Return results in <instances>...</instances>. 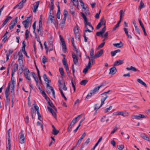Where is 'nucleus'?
Masks as SVG:
<instances>
[{"label":"nucleus","instance_id":"51","mask_svg":"<svg viewBox=\"0 0 150 150\" xmlns=\"http://www.w3.org/2000/svg\"><path fill=\"white\" fill-rule=\"evenodd\" d=\"M63 14L64 16V18H66L68 15V12L66 9H64V10Z\"/></svg>","mask_w":150,"mask_h":150},{"label":"nucleus","instance_id":"31","mask_svg":"<svg viewBox=\"0 0 150 150\" xmlns=\"http://www.w3.org/2000/svg\"><path fill=\"white\" fill-rule=\"evenodd\" d=\"M120 50L119 49L117 50H115L114 51H111V54L112 56H115L117 52H120Z\"/></svg>","mask_w":150,"mask_h":150},{"label":"nucleus","instance_id":"60","mask_svg":"<svg viewBox=\"0 0 150 150\" xmlns=\"http://www.w3.org/2000/svg\"><path fill=\"white\" fill-rule=\"evenodd\" d=\"M112 108V106H110L109 108H106L105 110V113H107Z\"/></svg>","mask_w":150,"mask_h":150},{"label":"nucleus","instance_id":"39","mask_svg":"<svg viewBox=\"0 0 150 150\" xmlns=\"http://www.w3.org/2000/svg\"><path fill=\"white\" fill-rule=\"evenodd\" d=\"M88 82V81L87 80H83L80 82V84L81 85L85 86Z\"/></svg>","mask_w":150,"mask_h":150},{"label":"nucleus","instance_id":"20","mask_svg":"<svg viewBox=\"0 0 150 150\" xmlns=\"http://www.w3.org/2000/svg\"><path fill=\"white\" fill-rule=\"evenodd\" d=\"M123 63V60H119L115 61L113 65L114 66H116L122 64Z\"/></svg>","mask_w":150,"mask_h":150},{"label":"nucleus","instance_id":"41","mask_svg":"<svg viewBox=\"0 0 150 150\" xmlns=\"http://www.w3.org/2000/svg\"><path fill=\"white\" fill-rule=\"evenodd\" d=\"M59 90L60 92V93H61V96H62L64 98V100H67V98H66V97H65V96L64 95V93H63V92L62 90V89H61L60 88H59Z\"/></svg>","mask_w":150,"mask_h":150},{"label":"nucleus","instance_id":"34","mask_svg":"<svg viewBox=\"0 0 150 150\" xmlns=\"http://www.w3.org/2000/svg\"><path fill=\"white\" fill-rule=\"evenodd\" d=\"M99 23L102 25H105L106 21L104 19L103 17L100 19Z\"/></svg>","mask_w":150,"mask_h":150},{"label":"nucleus","instance_id":"12","mask_svg":"<svg viewBox=\"0 0 150 150\" xmlns=\"http://www.w3.org/2000/svg\"><path fill=\"white\" fill-rule=\"evenodd\" d=\"M117 71L116 68L114 66L110 69V72L109 74L111 75H114L115 74Z\"/></svg>","mask_w":150,"mask_h":150},{"label":"nucleus","instance_id":"32","mask_svg":"<svg viewBox=\"0 0 150 150\" xmlns=\"http://www.w3.org/2000/svg\"><path fill=\"white\" fill-rule=\"evenodd\" d=\"M137 81L140 83L144 86L145 87H147V86L146 83L142 81L141 79H137Z\"/></svg>","mask_w":150,"mask_h":150},{"label":"nucleus","instance_id":"55","mask_svg":"<svg viewBox=\"0 0 150 150\" xmlns=\"http://www.w3.org/2000/svg\"><path fill=\"white\" fill-rule=\"evenodd\" d=\"M47 62V59L45 56H44L42 58V62L45 64V63Z\"/></svg>","mask_w":150,"mask_h":150},{"label":"nucleus","instance_id":"2","mask_svg":"<svg viewBox=\"0 0 150 150\" xmlns=\"http://www.w3.org/2000/svg\"><path fill=\"white\" fill-rule=\"evenodd\" d=\"M42 15H40V18L39 22V27L36 30V32L38 34L42 37L43 36V33H42Z\"/></svg>","mask_w":150,"mask_h":150},{"label":"nucleus","instance_id":"19","mask_svg":"<svg viewBox=\"0 0 150 150\" xmlns=\"http://www.w3.org/2000/svg\"><path fill=\"white\" fill-rule=\"evenodd\" d=\"M7 134L8 135V143L6 145L7 150H9V129L7 131Z\"/></svg>","mask_w":150,"mask_h":150},{"label":"nucleus","instance_id":"54","mask_svg":"<svg viewBox=\"0 0 150 150\" xmlns=\"http://www.w3.org/2000/svg\"><path fill=\"white\" fill-rule=\"evenodd\" d=\"M50 90L52 91V95L53 97L54 98H55V92L54 89H53L52 87L51 86H50Z\"/></svg>","mask_w":150,"mask_h":150},{"label":"nucleus","instance_id":"15","mask_svg":"<svg viewBox=\"0 0 150 150\" xmlns=\"http://www.w3.org/2000/svg\"><path fill=\"white\" fill-rule=\"evenodd\" d=\"M18 64H15L13 70H12L11 73V76H13L14 73L18 69Z\"/></svg>","mask_w":150,"mask_h":150},{"label":"nucleus","instance_id":"64","mask_svg":"<svg viewBox=\"0 0 150 150\" xmlns=\"http://www.w3.org/2000/svg\"><path fill=\"white\" fill-rule=\"evenodd\" d=\"M83 37L84 38V41L85 42H86L88 41V38L86 37L85 33H84Z\"/></svg>","mask_w":150,"mask_h":150},{"label":"nucleus","instance_id":"17","mask_svg":"<svg viewBox=\"0 0 150 150\" xmlns=\"http://www.w3.org/2000/svg\"><path fill=\"white\" fill-rule=\"evenodd\" d=\"M47 103H48L50 107L52 108L55 110H57L55 106L54 105L52 102L50 100H49L48 101Z\"/></svg>","mask_w":150,"mask_h":150},{"label":"nucleus","instance_id":"3","mask_svg":"<svg viewBox=\"0 0 150 150\" xmlns=\"http://www.w3.org/2000/svg\"><path fill=\"white\" fill-rule=\"evenodd\" d=\"M9 91V82L8 83L7 87L5 89V94L6 99V103L5 104V107L6 108L7 106L9 104V98L8 92Z\"/></svg>","mask_w":150,"mask_h":150},{"label":"nucleus","instance_id":"57","mask_svg":"<svg viewBox=\"0 0 150 150\" xmlns=\"http://www.w3.org/2000/svg\"><path fill=\"white\" fill-rule=\"evenodd\" d=\"M82 138H80L78 140V142L76 143V145L75 146H76L77 145H79L81 144L82 140Z\"/></svg>","mask_w":150,"mask_h":150},{"label":"nucleus","instance_id":"56","mask_svg":"<svg viewBox=\"0 0 150 150\" xmlns=\"http://www.w3.org/2000/svg\"><path fill=\"white\" fill-rule=\"evenodd\" d=\"M44 45L45 46V48L46 50V53L47 54L48 52V47H47V43L46 41L44 43Z\"/></svg>","mask_w":150,"mask_h":150},{"label":"nucleus","instance_id":"11","mask_svg":"<svg viewBox=\"0 0 150 150\" xmlns=\"http://www.w3.org/2000/svg\"><path fill=\"white\" fill-rule=\"evenodd\" d=\"M11 80L12 82L11 92H14V91L15 86L16 84V81H15L14 78L13 76H11Z\"/></svg>","mask_w":150,"mask_h":150},{"label":"nucleus","instance_id":"24","mask_svg":"<svg viewBox=\"0 0 150 150\" xmlns=\"http://www.w3.org/2000/svg\"><path fill=\"white\" fill-rule=\"evenodd\" d=\"M22 23L23 25H24L25 28L26 29L28 28L30 25V23L26 22V21H23L22 22Z\"/></svg>","mask_w":150,"mask_h":150},{"label":"nucleus","instance_id":"38","mask_svg":"<svg viewBox=\"0 0 150 150\" xmlns=\"http://www.w3.org/2000/svg\"><path fill=\"white\" fill-rule=\"evenodd\" d=\"M74 31L75 34L78 33L79 28L77 26V25H76V26H75L74 27Z\"/></svg>","mask_w":150,"mask_h":150},{"label":"nucleus","instance_id":"27","mask_svg":"<svg viewBox=\"0 0 150 150\" xmlns=\"http://www.w3.org/2000/svg\"><path fill=\"white\" fill-rule=\"evenodd\" d=\"M98 103L95 104L94 105V108L95 110H96V112H97V110L102 106H101V104L100 106H98Z\"/></svg>","mask_w":150,"mask_h":150},{"label":"nucleus","instance_id":"13","mask_svg":"<svg viewBox=\"0 0 150 150\" xmlns=\"http://www.w3.org/2000/svg\"><path fill=\"white\" fill-rule=\"evenodd\" d=\"M103 49L98 51L95 54V58H96L100 57L103 53Z\"/></svg>","mask_w":150,"mask_h":150},{"label":"nucleus","instance_id":"25","mask_svg":"<svg viewBox=\"0 0 150 150\" xmlns=\"http://www.w3.org/2000/svg\"><path fill=\"white\" fill-rule=\"evenodd\" d=\"M80 116V115H78V117H76L74 118L72 120V121L71 122L70 124V125H71L72 126H74L76 122L77 119V118H78V117H79Z\"/></svg>","mask_w":150,"mask_h":150},{"label":"nucleus","instance_id":"23","mask_svg":"<svg viewBox=\"0 0 150 150\" xmlns=\"http://www.w3.org/2000/svg\"><path fill=\"white\" fill-rule=\"evenodd\" d=\"M43 78L45 82H47L48 83H49L51 82V80L48 79L47 75L46 74H44L43 75Z\"/></svg>","mask_w":150,"mask_h":150},{"label":"nucleus","instance_id":"10","mask_svg":"<svg viewBox=\"0 0 150 150\" xmlns=\"http://www.w3.org/2000/svg\"><path fill=\"white\" fill-rule=\"evenodd\" d=\"M18 17H16L14 20L12 21L10 26V30L12 29L13 28L14 26L15 25L18 21Z\"/></svg>","mask_w":150,"mask_h":150},{"label":"nucleus","instance_id":"26","mask_svg":"<svg viewBox=\"0 0 150 150\" xmlns=\"http://www.w3.org/2000/svg\"><path fill=\"white\" fill-rule=\"evenodd\" d=\"M126 69L128 71L131 70L133 71H137L136 68L132 66H130V67H127Z\"/></svg>","mask_w":150,"mask_h":150},{"label":"nucleus","instance_id":"22","mask_svg":"<svg viewBox=\"0 0 150 150\" xmlns=\"http://www.w3.org/2000/svg\"><path fill=\"white\" fill-rule=\"evenodd\" d=\"M113 45L117 48H121L123 46V45L122 42L120 41V43L114 44Z\"/></svg>","mask_w":150,"mask_h":150},{"label":"nucleus","instance_id":"59","mask_svg":"<svg viewBox=\"0 0 150 150\" xmlns=\"http://www.w3.org/2000/svg\"><path fill=\"white\" fill-rule=\"evenodd\" d=\"M25 39H27L29 37V31L28 29L26 30L25 33Z\"/></svg>","mask_w":150,"mask_h":150},{"label":"nucleus","instance_id":"28","mask_svg":"<svg viewBox=\"0 0 150 150\" xmlns=\"http://www.w3.org/2000/svg\"><path fill=\"white\" fill-rule=\"evenodd\" d=\"M23 65H20V67L19 68L18 71V74H22V73H23Z\"/></svg>","mask_w":150,"mask_h":150},{"label":"nucleus","instance_id":"5","mask_svg":"<svg viewBox=\"0 0 150 150\" xmlns=\"http://www.w3.org/2000/svg\"><path fill=\"white\" fill-rule=\"evenodd\" d=\"M25 137L24 131L22 130L18 134V141L21 144L25 143Z\"/></svg>","mask_w":150,"mask_h":150},{"label":"nucleus","instance_id":"4","mask_svg":"<svg viewBox=\"0 0 150 150\" xmlns=\"http://www.w3.org/2000/svg\"><path fill=\"white\" fill-rule=\"evenodd\" d=\"M72 57L73 59V61L74 64H72L71 67V69L72 71V73L74 76V72L75 69L74 68V64H75L76 65H78L79 64L78 60L75 54L73 53L72 55Z\"/></svg>","mask_w":150,"mask_h":150},{"label":"nucleus","instance_id":"35","mask_svg":"<svg viewBox=\"0 0 150 150\" xmlns=\"http://www.w3.org/2000/svg\"><path fill=\"white\" fill-rule=\"evenodd\" d=\"M35 38L36 39L37 41L38 42L40 43V45L42 44L41 42L40 41V38L39 37L38 35L36 33H35Z\"/></svg>","mask_w":150,"mask_h":150},{"label":"nucleus","instance_id":"18","mask_svg":"<svg viewBox=\"0 0 150 150\" xmlns=\"http://www.w3.org/2000/svg\"><path fill=\"white\" fill-rule=\"evenodd\" d=\"M62 49L63 52L64 53L67 52V47L64 41H62Z\"/></svg>","mask_w":150,"mask_h":150},{"label":"nucleus","instance_id":"7","mask_svg":"<svg viewBox=\"0 0 150 150\" xmlns=\"http://www.w3.org/2000/svg\"><path fill=\"white\" fill-rule=\"evenodd\" d=\"M30 73V72L29 69L27 68H25L24 72V76L29 81L31 80L30 75L29 74Z\"/></svg>","mask_w":150,"mask_h":150},{"label":"nucleus","instance_id":"29","mask_svg":"<svg viewBox=\"0 0 150 150\" xmlns=\"http://www.w3.org/2000/svg\"><path fill=\"white\" fill-rule=\"evenodd\" d=\"M94 53L93 49L91 48L90 51V56L91 58H95V55H94Z\"/></svg>","mask_w":150,"mask_h":150},{"label":"nucleus","instance_id":"43","mask_svg":"<svg viewBox=\"0 0 150 150\" xmlns=\"http://www.w3.org/2000/svg\"><path fill=\"white\" fill-rule=\"evenodd\" d=\"M49 45L48 47V51L50 52L52 51L53 50V44H49Z\"/></svg>","mask_w":150,"mask_h":150},{"label":"nucleus","instance_id":"48","mask_svg":"<svg viewBox=\"0 0 150 150\" xmlns=\"http://www.w3.org/2000/svg\"><path fill=\"white\" fill-rule=\"evenodd\" d=\"M59 70L61 75L62 76H63L64 73L63 71V68L62 67L60 68H59Z\"/></svg>","mask_w":150,"mask_h":150},{"label":"nucleus","instance_id":"46","mask_svg":"<svg viewBox=\"0 0 150 150\" xmlns=\"http://www.w3.org/2000/svg\"><path fill=\"white\" fill-rule=\"evenodd\" d=\"M36 21H35L33 25V33H34L35 34V33H36L35 32V29H36Z\"/></svg>","mask_w":150,"mask_h":150},{"label":"nucleus","instance_id":"50","mask_svg":"<svg viewBox=\"0 0 150 150\" xmlns=\"http://www.w3.org/2000/svg\"><path fill=\"white\" fill-rule=\"evenodd\" d=\"M58 82L59 83V86L60 87H62L63 86V82H64V81H62V82L60 80H59L58 81Z\"/></svg>","mask_w":150,"mask_h":150},{"label":"nucleus","instance_id":"9","mask_svg":"<svg viewBox=\"0 0 150 150\" xmlns=\"http://www.w3.org/2000/svg\"><path fill=\"white\" fill-rule=\"evenodd\" d=\"M40 2V1H38L33 4V7L32 10L33 12H36L37 9L38 7Z\"/></svg>","mask_w":150,"mask_h":150},{"label":"nucleus","instance_id":"8","mask_svg":"<svg viewBox=\"0 0 150 150\" xmlns=\"http://www.w3.org/2000/svg\"><path fill=\"white\" fill-rule=\"evenodd\" d=\"M18 61L20 65H23V55L21 52H18Z\"/></svg>","mask_w":150,"mask_h":150},{"label":"nucleus","instance_id":"45","mask_svg":"<svg viewBox=\"0 0 150 150\" xmlns=\"http://www.w3.org/2000/svg\"><path fill=\"white\" fill-rule=\"evenodd\" d=\"M66 20V18L64 17L63 19L62 20L59 25H63L62 26L64 27L65 23Z\"/></svg>","mask_w":150,"mask_h":150},{"label":"nucleus","instance_id":"40","mask_svg":"<svg viewBox=\"0 0 150 150\" xmlns=\"http://www.w3.org/2000/svg\"><path fill=\"white\" fill-rule=\"evenodd\" d=\"M17 6L18 7V9H21L22 8L23 6V4L22 2H20L17 5Z\"/></svg>","mask_w":150,"mask_h":150},{"label":"nucleus","instance_id":"62","mask_svg":"<svg viewBox=\"0 0 150 150\" xmlns=\"http://www.w3.org/2000/svg\"><path fill=\"white\" fill-rule=\"evenodd\" d=\"M116 114L119 115H121L123 116H125L124 115V112H116Z\"/></svg>","mask_w":150,"mask_h":150},{"label":"nucleus","instance_id":"1","mask_svg":"<svg viewBox=\"0 0 150 150\" xmlns=\"http://www.w3.org/2000/svg\"><path fill=\"white\" fill-rule=\"evenodd\" d=\"M103 83L101 84L99 86L96 87L93 90L90 91V93H89L86 98V99H88L90 98L92 96V94H95L96 92H98L100 88L102 86H104Z\"/></svg>","mask_w":150,"mask_h":150},{"label":"nucleus","instance_id":"30","mask_svg":"<svg viewBox=\"0 0 150 150\" xmlns=\"http://www.w3.org/2000/svg\"><path fill=\"white\" fill-rule=\"evenodd\" d=\"M140 137L143 139H145L146 140L148 141H150L149 140V138L144 134H141Z\"/></svg>","mask_w":150,"mask_h":150},{"label":"nucleus","instance_id":"44","mask_svg":"<svg viewBox=\"0 0 150 150\" xmlns=\"http://www.w3.org/2000/svg\"><path fill=\"white\" fill-rule=\"evenodd\" d=\"M139 7V8H140V9H141L142 8H144L145 7L144 4L142 2V0H141L140 2Z\"/></svg>","mask_w":150,"mask_h":150},{"label":"nucleus","instance_id":"33","mask_svg":"<svg viewBox=\"0 0 150 150\" xmlns=\"http://www.w3.org/2000/svg\"><path fill=\"white\" fill-rule=\"evenodd\" d=\"M79 2L80 3L81 6L82 7L83 9V11H85L86 9V8L84 7V4L82 0H79Z\"/></svg>","mask_w":150,"mask_h":150},{"label":"nucleus","instance_id":"42","mask_svg":"<svg viewBox=\"0 0 150 150\" xmlns=\"http://www.w3.org/2000/svg\"><path fill=\"white\" fill-rule=\"evenodd\" d=\"M23 46L21 48V50L23 52L25 51V47L26 46V45L25 43V41H23L22 42Z\"/></svg>","mask_w":150,"mask_h":150},{"label":"nucleus","instance_id":"61","mask_svg":"<svg viewBox=\"0 0 150 150\" xmlns=\"http://www.w3.org/2000/svg\"><path fill=\"white\" fill-rule=\"evenodd\" d=\"M25 121L26 124H28L29 122V118L28 116L25 117Z\"/></svg>","mask_w":150,"mask_h":150},{"label":"nucleus","instance_id":"52","mask_svg":"<svg viewBox=\"0 0 150 150\" xmlns=\"http://www.w3.org/2000/svg\"><path fill=\"white\" fill-rule=\"evenodd\" d=\"M117 147L119 150H122L124 149V146L123 145H117Z\"/></svg>","mask_w":150,"mask_h":150},{"label":"nucleus","instance_id":"36","mask_svg":"<svg viewBox=\"0 0 150 150\" xmlns=\"http://www.w3.org/2000/svg\"><path fill=\"white\" fill-rule=\"evenodd\" d=\"M59 132V131L57 130L56 129H52V134H54L55 135H56L58 134Z\"/></svg>","mask_w":150,"mask_h":150},{"label":"nucleus","instance_id":"49","mask_svg":"<svg viewBox=\"0 0 150 150\" xmlns=\"http://www.w3.org/2000/svg\"><path fill=\"white\" fill-rule=\"evenodd\" d=\"M54 40V38L53 37H50L48 41L49 44H52Z\"/></svg>","mask_w":150,"mask_h":150},{"label":"nucleus","instance_id":"37","mask_svg":"<svg viewBox=\"0 0 150 150\" xmlns=\"http://www.w3.org/2000/svg\"><path fill=\"white\" fill-rule=\"evenodd\" d=\"M71 1L73 3V5L78 6H79V2L78 0H71Z\"/></svg>","mask_w":150,"mask_h":150},{"label":"nucleus","instance_id":"6","mask_svg":"<svg viewBox=\"0 0 150 150\" xmlns=\"http://www.w3.org/2000/svg\"><path fill=\"white\" fill-rule=\"evenodd\" d=\"M111 91L109 90L105 92L104 93L101 94V95L102 96V98L101 99V106L104 104V102L106 99L108 97L106 94L108 93L109 92Z\"/></svg>","mask_w":150,"mask_h":150},{"label":"nucleus","instance_id":"63","mask_svg":"<svg viewBox=\"0 0 150 150\" xmlns=\"http://www.w3.org/2000/svg\"><path fill=\"white\" fill-rule=\"evenodd\" d=\"M135 28V30L137 32V33L139 34V35H140V31L139 29L137 27V26H136Z\"/></svg>","mask_w":150,"mask_h":150},{"label":"nucleus","instance_id":"14","mask_svg":"<svg viewBox=\"0 0 150 150\" xmlns=\"http://www.w3.org/2000/svg\"><path fill=\"white\" fill-rule=\"evenodd\" d=\"M9 35L8 32L6 31L2 37L3 38L2 40V41L4 43H5L7 40L8 38L7 36Z\"/></svg>","mask_w":150,"mask_h":150},{"label":"nucleus","instance_id":"16","mask_svg":"<svg viewBox=\"0 0 150 150\" xmlns=\"http://www.w3.org/2000/svg\"><path fill=\"white\" fill-rule=\"evenodd\" d=\"M9 14H8L6 19L4 21L3 24L1 25L0 27V29L4 27V26L8 22L9 20Z\"/></svg>","mask_w":150,"mask_h":150},{"label":"nucleus","instance_id":"47","mask_svg":"<svg viewBox=\"0 0 150 150\" xmlns=\"http://www.w3.org/2000/svg\"><path fill=\"white\" fill-rule=\"evenodd\" d=\"M80 14L81 16L84 19V21H86L87 18L86 17L85 15L82 12H81L80 13Z\"/></svg>","mask_w":150,"mask_h":150},{"label":"nucleus","instance_id":"58","mask_svg":"<svg viewBox=\"0 0 150 150\" xmlns=\"http://www.w3.org/2000/svg\"><path fill=\"white\" fill-rule=\"evenodd\" d=\"M101 12V10H99V13H97L96 14L95 16V17L97 19L99 17V15Z\"/></svg>","mask_w":150,"mask_h":150},{"label":"nucleus","instance_id":"21","mask_svg":"<svg viewBox=\"0 0 150 150\" xmlns=\"http://www.w3.org/2000/svg\"><path fill=\"white\" fill-rule=\"evenodd\" d=\"M124 14V13H123V10H121L120 11V20L117 23L118 25H119V24L120 23L122 19V16H123V14Z\"/></svg>","mask_w":150,"mask_h":150},{"label":"nucleus","instance_id":"53","mask_svg":"<svg viewBox=\"0 0 150 150\" xmlns=\"http://www.w3.org/2000/svg\"><path fill=\"white\" fill-rule=\"evenodd\" d=\"M85 27L86 28V30H85V32L84 33H86L87 32H88L89 33H91L92 32V31L89 30L87 27V25L86 24H85Z\"/></svg>","mask_w":150,"mask_h":150}]
</instances>
